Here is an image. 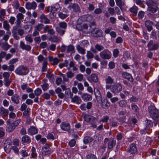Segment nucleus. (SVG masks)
Segmentation results:
<instances>
[{"label": "nucleus", "mask_w": 159, "mask_h": 159, "mask_svg": "<svg viewBox=\"0 0 159 159\" xmlns=\"http://www.w3.org/2000/svg\"><path fill=\"white\" fill-rule=\"evenodd\" d=\"M145 14L144 12L141 11H139L138 16L139 19H142L144 16Z\"/></svg>", "instance_id": "obj_61"}, {"label": "nucleus", "mask_w": 159, "mask_h": 159, "mask_svg": "<svg viewBox=\"0 0 159 159\" xmlns=\"http://www.w3.org/2000/svg\"><path fill=\"white\" fill-rule=\"evenodd\" d=\"M48 59L53 65H57L59 63L60 60L57 57L53 58L52 56H49L48 57Z\"/></svg>", "instance_id": "obj_17"}, {"label": "nucleus", "mask_w": 159, "mask_h": 159, "mask_svg": "<svg viewBox=\"0 0 159 159\" xmlns=\"http://www.w3.org/2000/svg\"><path fill=\"white\" fill-rule=\"evenodd\" d=\"M69 64V61L67 60H65L64 63H60L59 64V66L60 68H62L63 67H67Z\"/></svg>", "instance_id": "obj_51"}, {"label": "nucleus", "mask_w": 159, "mask_h": 159, "mask_svg": "<svg viewBox=\"0 0 159 159\" xmlns=\"http://www.w3.org/2000/svg\"><path fill=\"white\" fill-rule=\"evenodd\" d=\"M58 16L60 18L62 19H64L67 17L68 16V15L66 14H63L61 12H60L59 13Z\"/></svg>", "instance_id": "obj_60"}, {"label": "nucleus", "mask_w": 159, "mask_h": 159, "mask_svg": "<svg viewBox=\"0 0 159 159\" xmlns=\"http://www.w3.org/2000/svg\"><path fill=\"white\" fill-rule=\"evenodd\" d=\"M34 92L35 95L38 96L42 93V90L40 88H38L34 91Z\"/></svg>", "instance_id": "obj_64"}, {"label": "nucleus", "mask_w": 159, "mask_h": 159, "mask_svg": "<svg viewBox=\"0 0 159 159\" xmlns=\"http://www.w3.org/2000/svg\"><path fill=\"white\" fill-rule=\"evenodd\" d=\"M40 18L41 19L40 21L45 24L50 23V21L47 17L44 14H42L40 16Z\"/></svg>", "instance_id": "obj_18"}, {"label": "nucleus", "mask_w": 159, "mask_h": 159, "mask_svg": "<svg viewBox=\"0 0 159 159\" xmlns=\"http://www.w3.org/2000/svg\"><path fill=\"white\" fill-rule=\"evenodd\" d=\"M92 26H90L89 30L87 31V32L91 33V35L94 37H100L103 35V32L101 30H98L95 31V26L94 22H92Z\"/></svg>", "instance_id": "obj_1"}, {"label": "nucleus", "mask_w": 159, "mask_h": 159, "mask_svg": "<svg viewBox=\"0 0 159 159\" xmlns=\"http://www.w3.org/2000/svg\"><path fill=\"white\" fill-rule=\"evenodd\" d=\"M11 35V32L10 31H7L6 34L4 35L2 39L5 40V42H7L9 39Z\"/></svg>", "instance_id": "obj_50"}, {"label": "nucleus", "mask_w": 159, "mask_h": 159, "mask_svg": "<svg viewBox=\"0 0 159 159\" xmlns=\"http://www.w3.org/2000/svg\"><path fill=\"white\" fill-rule=\"evenodd\" d=\"M75 52V48L73 45H70L67 47V53H68L70 52L71 53H74Z\"/></svg>", "instance_id": "obj_34"}, {"label": "nucleus", "mask_w": 159, "mask_h": 159, "mask_svg": "<svg viewBox=\"0 0 159 159\" xmlns=\"http://www.w3.org/2000/svg\"><path fill=\"white\" fill-rule=\"evenodd\" d=\"M25 40L29 43H31L33 41V39L30 34H28L25 37Z\"/></svg>", "instance_id": "obj_57"}, {"label": "nucleus", "mask_w": 159, "mask_h": 159, "mask_svg": "<svg viewBox=\"0 0 159 159\" xmlns=\"http://www.w3.org/2000/svg\"><path fill=\"white\" fill-rule=\"evenodd\" d=\"M82 20L83 21L89 22V27L92 25L91 23L94 22L93 20V18L92 17L89 15H84L82 16L79 18V20Z\"/></svg>", "instance_id": "obj_8"}, {"label": "nucleus", "mask_w": 159, "mask_h": 159, "mask_svg": "<svg viewBox=\"0 0 159 159\" xmlns=\"http://www.w3.org/2000/svg\"><path fill=\"white\" fill-rule=\"evenodd\" d=\"M93 140V138L90 136H85L84 137L83 141L85 144H87L92 142Z\"/></svg>", "instance_id": "obj_36"}, {"label": "nucleus", "mask_w": 159, "mask_h": 159, "mask_svg": "<svg viewBox=\"0 0 159 159\" xmlns=\"http://www.w3.org/2000/svg\"><path fill=\"white\" fill-rule=\"evenodd\" d=\"M20 47L23 50H25L27 51H30L31 49V46L28 44H25L22 41L20 42Z\"/></svg>", "instance_id": "obj_13"}, {"label": "nucleus", "mask_w": 159, "mask_h": 159, "mask_svg": "<svg viewBox=\"0 0 159 159\" xmlns=\"http://www.w3.org/2000/svg\"><path fill=\"white\" fill-rule=\"evenodd\" d=\"M61 39V38H59L56 35H54L49 38L48 40H49L53 42H57L59 41H60Z\"/></svg>", "instance_id": "obj_35"}, {"label": "nucleus", "mask_w": 159, "mask_h": 159, "mask_svg": "<svg viewBox=\"0 0 159 159\" xmlns=\"http://www.w3.org/2000/svg\"><path fill=\"white\" fill-rule=\"evenodd\" d=\"M59 27L65 29H66L67 25L66 23L65 22H61L58 23Z\"/></svg>", "instance_id": "obj_52"}, {"label": "nucleus", "mask_w": 159, "mask_h": 159, "mask_svg": "<svg viewBox=\"0 0 159 159\" xmlns=\"http://www.w3.org/2000/svg\"><path fill=\"white\" fill-rule=\"evenodd\" d=\"M122 86L119 83H116L114 84L111 85V91L114 93H119L122 90Z\"/></svg>", "instance_id": "obj_7"}, {"label": "nucleus", "mask_w": 159, "mask_h": 159, "mask_svg": "<svg viewBox=\"0 0 159 159\" xmlns=\"http://www.w3.org/2000/svg\"><path fill=\"white\" fill-rule=\"evenodd\" d=\"M145 24L148 31L150 32L152 29L153 23L151 21L147 20L145 22Z\"/></svg>", "instance_id": "obj_19"}, {"label": "nucleus", "mask_w": 159, "mask_h": 159, "mask_svg": "<svg viewBox=\"0 0 159 159\" xmlns=\"http://www.w3.org/2000/svg\"><path fill=\"white\" fill-rule=\"evenodd\" d=\"M94 47L97 51L98 52H100L102 51L104 49V48L103 46L98 43L96 44L95 45Z\"/></svg>", "instance_id": "obj_41"}, {"label": "nucleus", "mask_w": 159, "mask_h": 159, "mask_svg": "<svg viewBox=\"0 0 159 159\" xmlns=\"http://www.w3.org/2000/svg\"><path fill=\"white\" fill-rule=\"evenodd\" d=\"M99 103H101V105L102 107L105 109H108L110 107V103L107 98H105L102 100L101 101L98 102Z\"/></svg>", "instance_id": "obj_12"}, {"label": "nucleus", "mask_w": 159, "mask_h": 159, "mask_svg": "<svg viewBox=\"0 0 159 159\" xmlns=\"http://www.w3.org/2000/svg\"><path fill=\"white\" fill-rule=\"evenodd\" d=\"M127 152L128 153L134 155L137 152L135 144L133 143L130 144L129 148L128 149Z\"/></svg>", "instance_id": "obj_9"}, {"label": "nucleus", "mask_w": 159, "mask_h": 159, "mask_svg": "<svg viewBox=\"0 0 159 159\" xmlns=\"http://www.w3.org/2000/svg\"><path fill=\"white\" fill-rule=\"evenodd\" d=\"M56 31L61 36L64 34L65 32V30L62 29L59 27H56Z\"/></svg>", "instance_id": "obj_47"}, {"label": "nucleus", "mask_w": 159, "mask_h": 159, "mask_svg": "<svg viewBox=\"0 0 159 159\" xmlns=\"http://www.w3.org/2000/svg\"><path fill=\"white\" fill-rule=\"evenodd\" d=\"M47 82V80L46 79H44L42 81L43 84L41 86L44 91L47 90L49 88V84Z\"/></svg>", "instance_id": "obj_22"}, {"label": "nucleus", "mask_w": 159, "mask_h": 159, "mask_svg": "<svg viewBox=\"0 0 159 159\" xmlns=\"http://www.w3.org/2000/svg\"><path fill=\"white\" fill-rule=\"evenodd\" d=\"M116 141L113 139H110L108 143V148L109 149H112L115 146Z\"/></svg>", "instance_id": "obj_27"}, {"label": "nucleus", "mask_w": 159, "mask_h": 159, "mask_svg": "<svg viewBox=\"0 0 159 159\" xmlns=\"http://www.w3.org/2000/svg\"><path fill=\"white\" fill-rule=\"evenodd\" d=\"M119 104L121 107H125L127 105V102L126 100H121L119 102Z\"/></svg>", "instance_id": "obj_48"}, {"label": "nucleus", "mask_w": 159, "mask_h": 159, "mask_svg": "<svg viewBox=\"0 0 159 159\" xmlns=\"http://www.w3.org/2000/svg\"><path fill=\"white\" fill-rule=\"evenodd\" d=\"M55 92L58 94V96L59 98H63L64 97L65 94L61 92V89L59 88L58 87L55 90Z\"/></svg>", "instance_id": "obj_25"}, {"label": "nucleus", "mask_w": 159, "mask_h": 159, "mask_svg": "<svg viewBox=\"0 0 159 159\" xmlns=\"http://www.w3.org/2000/svg\"><path fill=\"white\" fill-rule=\"evenodd\" d=\"M81 98L84 101H88L92 100V96L87 93H84L81 96Z\"/></svg>", "instance_id": "obj_23"}, {"label": "nucleus", "mask_w": 159, "mask_h": 159, "mask_svg": "<svg viewBox=\"0 0 159 159\" xmlns=\"http://www.w3.org/2000/svg\"><path fill=\"white\" fill-rule=\"evenodd\" d=\"M37 7V3L35 1L32 2H28L26 3L25 7L28 10H35Z\"/></svg>", "instance_id": "obj_11"}, {"label": "nucleus", "mask_w": 159, "mask_h": 159, "mask_svg": "<svg viewBox=\"0 0 159 159\" xmlns=\"http://www.w3.org/2000/svg\"><path fill=\"white\" fill-rule=\"evenodd\" d=\"M106 84H112L114 83V79L110 76H108L105 79Z\"/></svg>", "instance_id": "obj_44"}, {"label": "nucleus", "mask_w": 159, "mask_h": 159, "mask_svg": "<svg viewBox=\"0 0 159 159\" xmlns=\"http://www.w3.org/2000/svg\"><path fill=\"white\" fill-rule=\"evenodd\" d=\"M147 46L150 51L156 50L159 47V45L157 43H153L152 40H150L148 43Z\"/></svg>", "instance_id": "obj_10"}, {"label": "nucleus", "mask_w": 159, "mask_h": 159, "mask_svg": "<svg viewBox=\"0 0 159 159\" xmlns=\"http://www.w3.org/2000/svg\"><path fill=\"white\" fill-rule=\"evenodd\" d=\"M158 7L157 5L154 7H148V10L152 13H154L157 10Z\"/></svg>", "instance_id": "obj_45"}, {"label": "nucleus", "mask_w": 159, "mask_h": 159, "mask_svg": "<svg viewBox=\"0 0 159 159\" xmlns=\"http://www.w3.org/2000/svg\"><path fill=\"white\" fill-rule=\"evenodd\" d=\"M3 81L4 85L7 87L9 86L11 82V80L10 79L4 80Z\"/></svg>", "instance_id": "obj_58"}, {"label": "nucleus", "mask_w": 159, "mask_h": 159, "mask_svg": "<svg viewBox=\"0 0 159 159\" xmlns=\"http://www.w3.org/2000/svg\"><path fill=\"white\" fill-rule=\"evenodd\" d=\"M28 134L30 135H32L37 133V130L36 128L34 126L30 127L29 128Z\"/></svg>", "instance_id": "obj_26"}, {"label": "nucleus", "mask_w": 159, "mask_h": 159, "mask_svg": "<svg viewBox=\"0 0 159 159\" xmlns=\"http://www.w3.org/2000/svg\"><path fill=\"white\" fill-rule=\"evenodd\" d=\"M0 46L6 51L8 50L11 47L10 45H9L7 42H3L1 40L0 41Z\"/></svg>", "instance_id": "obj_20"}, {"label": "nucleus", "mask_w": 159, "mask_h": 159, "mask_svg": "<svg viewBox=\"0 0 159 159\" xmlns=\"http://www.w3.org/2000/svg\"><path fill=\"white\" fill-rule=\"evenodd\" d=\"M11 99L14 103L16 104H18L20 102L19 96L17 94L13 95L11 98Z\"/></svg>", "instance_id": "obj_16"}, {"label": "nucleus", "mask_w": 159, "mask_h": 159, "mask_svg": "<svg viewBox=\"0 0 159 159\" xmlns=\"http://www.w3.org/2000/svg\"><path fill=\"white\" fill-rule=\"evenodd\" d=\"M122 77L125 79L130 80L131 81H132L133 80L131 75L127 72H123L122 73Z\"/></svg>", "instance_id": "obj_24"}, {"label": "nucleus", "mask_w": 159, "mask_h": 159, "mask_svg": "<svg viewBox=\"0 0 159 159\" xmlns=\"http://www.w3.org/2000/svg\"><path fill=\"white\" fill-rule=\"evenodd\" d=\"M138 9V8L137 7L135 6H134L130 9L129 11L133 13L134 16H136Z\"/></svg>", "instance_id": "obj_40"}, {"label": "nucleus", "mask_w": 159, "mask_h": 159, "mask_svg": "<svg viewBox=\"0 0 159 159\" xmlns=\"http://www.w3.org/2000/svg\"><path fill=\"white\" fill-rule=\"evenodd\" d=\"M12 142L10 139H7L5 142L3 147L5 151L6 152L9 153L11 149Z\"/></svg>", "instance_id": "obj_6"}, {"label": "nucleus", "mask_w": 159, "mask_h": 159, "mask_svg": "<svg viewBox=\"0 0 159 159\" xmlns=\"http://www.w3.org/2000/svg\"><path fill=\"white\" fill-rule=\"evenodd\" d=\"M71 99V102L77 104L81 103L82 102L80 98L77 95H75L74 97H72Z\"/></svg>", "instance_id": "obj_21"}, {"label": "nucleus", "mask_w": 159, "mask_h": 159, "mask_svg": "<svg viewBox=\"0 0 159 159\" xmlns=\"http://www.w3.org/2000/svg\"><path fill=\"white\" fill-rule=\"evenodd\" d=\"M21 121V120L18 119L11 123V119L8 120L7 121V124L8 126L7 128V130L9 132H11L17 126Z\"/></svg>", "instance_id": "obj_2"}, {"label": "nucleus", "mask_w": 159, "mask_h": 159, "mask_svg": "<svg viewBox=\"0 0 159 159\" xmlns=\"http://www.w3.org/2000/svg\"><path fill=\"white\" fill-rule=\"evenodd\" d=\"M47 62L46 60H44L43 64V66L42 68V70L43 72L46 70L47 68Z\"/></svg>", "instance_id": "obj_55"}, {"label": "nucleus", "mask_w": 159, "mask_h": 159, "mask_svg": "<svg viewBox=\"0 0 159 159\" xmlns=\"http://www.w3.org/2000/svg\"><path fill=\"white\" fill-rule=\"evenodd\" d=\"M150 116L154 120L157 119L159 116V111L158 110L153 106H150L148 109Z\"/></svg>", "instance_id": "obj_3"}, {"label": "nucleus", "mask_w": 159, "mask_h": 159, "mask_svg": "<svg viewBox=\"0 0 159 159\" xmlns=\"http://www.w3.org/2000/svg\"><path fill=\"white\" fill-rule=\"evenodd\" d=\"M85 121L87 122H91L92 120H94L96 118L89 115H86L84 117Z\"/></svg>", "instance_id": "obj_30"}, {"label": "nucleus", "mask_w": 159, "mask_h": 159, "mask_svg": "<svg viewBox=\"0 0 159 159\" xmlns=\"http://www.w3.org/2000/svg\"><path fill=\"white\" fill-rule=\"evenodd\" d=\"M146 3L148 6V7H154L157 5V3L154 2L152 0L146 1Z\"/></svg>", "instance_id": "obj_37"}, {"label": "nucleus", "mask_w": 159, "mask_h": 159, "mask_svg": "<svg viewBox=\"0 0 159 159\" xmlns=\"http://www.w3.org/2000/svg\"><path fill=\"white\" fill-rule=\"evenodd\" d=\"M86 159H98V158L95 155L90 153L86 156Z\"/></svg>", "instance_id": "obj_53"}, {"label": "nucleus", "mask_w": 159, "mask_h": 159, "mask_svg": "<svg viewBox=\"0 0 159 159\" xmlns=\"http://www.w3.org/2000/svg\"><path fill=\"white\" fill-rule=\"evenodd\" d=\"M86 57L88 59H90L94 57V55L91 51H88L87 52Z\"/></svg>", "instance_id": "obj_59"}, {"label": "nucleus", "mask_w": 159, "mask_h": 159, "mask_svg": "<svg viewBox=\"0 0 159 159\" xmlns=\"http://www.w3.org/2000/svg\"><path fill=\"white\" fill-rule=\"evenodd\" d=\"M43 25L42 24H39L35 26V29L39 31H40L43 29Z\"/></svg>", "instance_id": "obj_54"}, {"label": "nucleus", "mask_w": 159, "mask_h": 159, "mask_svg": "<svg viewBox=\"0 0 159 159\" xmlns=\"http://www.w3.org/2000/svg\"><path fill=\"white\" fill-rule=\"evenodd\" d=\"M12 32L13 34V36L14 39L16 40H18L19 39L20 37L17 33L16 29V27H14L12 30Z\"/></svg>", "instance_id": "obj_32"}, {"label": "nucleus", "mask_w": 159, "mask_h": 159, "mask_svg": "<svg viewBox=\"0 0 159 159\" xmlns=\"http://www.w3.org/2000/svg\"><path fill=\"white\" fill-rule=\"evenodd\" d=\"M29 71V69L27 67L24 66H19L15 70V72L16 74L21 75H26Z\"/></svg>", "instance_id": "obj_4"}, {"label": "nucleus", "mask_w": 159, "mask_h": 159, "mask_svg": "<svg viewBox=\"0 0 159 159\" xmlns=\"http://www.w3.org/2000/svg\"><path fill=\"white\" fill-rule=\"evenodd\" d=\"M89 27H88V25L86 24H84L82 26V30L86 33H90L87 32V31L89 30Z\"/></svg>", "instance_id": "obj_49"}, {"label": "nucleus", "mask_w": 159, "mask_h": 159, "mask_svg": "<svg viewBox=\"0 0 159 159\" xmlns=\"http://www.w3.org/2000/svg\"><path fill=\"white\" fill-rule=\"evenodd\" d=\"M24 28L25 30L26 33H28L30 32L32 29V26L30 25H26L24 26Z\"/></svg>", "instance_id": "obj_56"}, {"label": "nucleus", "mask_w": 159, "mask_h": 159, "mask_svg": "<svg viewBox=\"0 0 159 159\" xmlns=\"http://www.w3.org/2000/svg\"><path fill=\"white\" fill-rule=\"evenodd\" d=\"M8 111L3 107H0V114L2 116H7L8 114Z\"/></svg>", "instance_id": "obj_29"}, {"label": "nucleus", "mask_w": 159, "mask_h": 159, "mask_svg": "<svg viewBox=\"0 0 159 159\" xmlns=\"http://www.w3.org/2000/svg\"><path fill=\"white\" fill-rule=\"evenodd\" d=\"M3 28L6 30L7 31H10V26L9 25L8 23L7 20H4L3 21Z\"/></svg>", "instance_id": "obj_42"}, {"label": "nucleus", "mask_w": 159, "mask_h": 159, "mask_svg": "<svg viewBox=\"0 0 159 159\" xmlns=\"http://www.w3.org/2000/svg\"><path fill=\"white\" fill-rule=\"evenodd\" d=\"M31 141L30 138L27 135H25L22 138V142L23 143H29Z\"/></svg>", "instance_id": "obj_38"}, {"label": "nucleus", "mask_w": 159, "mask_h": 159, "mask_svg": "<svg viewBox=\"0 0 159 159\" xmlns=\"http://www.w3.org/2000/svg\"><path fill=\"white\" fill-rule=\"evenodd\" d=\"M65 95L67 97H69L71 99L73 96V93L71 92L69 89H66L65 91Z\"/></svg>", "instance_id": "obj_43"}, {"label": "nucleus", "mask_w": 159, "mask_h": 159, "mask_svg": "<svg viewBox=\"0 0 159 159\" xmlns=\"http://www.w3.org/2000/svg\"><path fill=\"white\" fill-rule=\"evenodd\" d=\"M50 148L48 145H45L42 148V152L43 154L46 155V153H48L50 152Z\"/></svg>", "instance_id": "obj_28"}, {"label": "nucleus", "mask_w": 159, "mask_h": 159, "mask_svg": "<svg viewBox=\"0 0 159 159\" xmlns=\"http://www.w3.org/2000/svg\"><path fill=\"white\" fill-rule=\"evenodd\" d=\"M60 127L61 129L63 131H67L70 129V124L65 122L62 123L60 125Z\"/></svg>", "instance_id": "obj_15"}, {"label": "nucleus", "mask_w": 159, "mask_h": 159, "mask_svg": "<svg viewBox=\"0 0 159 159\" xmlns=\"http://www.w3.org/2000/svg\"><path fill=\"white\" fill-rule=\"evenodd\" d=\"M99 55L102 59L109 60L111 58V53L108 49H105L100 53Z\"/></svg>", "instance_id": "obj_5"}, {"label": "nucleus", "mask_w": 159, "mask_h": 159, "mask_svg": "<svg viewBox=\"0 0 159 159\" xmlns=\"http://www.w3.org/2000/svg\"><path fill=\"white\" fill-rule=\"evenodd\" d=\"M76 48L77 51L79 53L82 55L85 54V49L82 48L80 45H76Z\"/></svg>", "instance_id": "obj_31"}, {"label": "nucleus", "mask_w": 159, "mask_h": 159, "mask_svg": "<svg viewBox=\"0 0 159 159\" xmlns=\"http://www.w3.org/2000/svg\"><path fill=\"white\" fill-rule=\"evenodd\" d=\"M113 53L114 57L116 58L119 53V51L117 49H115L113 50Z\"/></svg>", "instance_id": "obj_63"}, {"label": "nucleus", "mask_w": 159, "mask_h": 159, "mask_svg": "<svg viewBox=\"0 0 159 159\" xmlns=\"http://www.w3.org/2000/svg\"><path fill=\"white\" fill-rule=\"evenodd\" d=\"M71 7L73 9V10L75 12H79L80 10V7L78 5L76 4H73L72 6Z\"/></svg>", "instance_id": "obj_46"}, {"label": "nucleus", "mask_w": 159, "mask_h": 159, "mask_svg": "<svg viewBox=\"0 0 159 159\" xmlns=\"http://www.w3.org/2000/svg\"><path fill=\"white\" fill-rule=\"evenodd\" d=\"M116 5L119 7L121 9H122V7L124 6L125 3L122 0H115Z\"/></svg>", "instance_id": "obj_33"}, {"label": "nucleus", "mask_w": 159, "mask_h": 159, "mask_svg": "<svg viewBox=\"0 0 159 159\" xmlns=\"http://www.w3.org/2000/svg\"><path fill=\"white\" fill-rule=\"evenodd\" d=\"M131 108L132 110L136 112H137L139 111V108L136 105L133 104L131 105Z\"/></svg>", "instance_id": "obj_62"}, {"label": "nucleus", "mask_w": 159, "mask_h": 159, "mask_svg": "<svg viewBox=\"0 0 159 159\" xmlns=\"http://www.w3.org/2000/svg\"><path fill=\"white\" fill-rule=\"evenodd\" d=\"M89 79L95 83L97 82L98 81L97 76L95 74H92Z\"/></svg>", "instance_id": "obj_39"}, {"label": "nucleus", "mask_w": 159, "mask_h": 159, "mask_svg": "<svg viewBox=\"0 0 159 159\" xmlns=\"http://www.w3.org/2000/svg\"><path fill=\"white\" fill-rule=\"evenodd\" d=\"M94 91L96 98L97 102H99L101 101L102 98L99 90L97 88H95Z\"/></svg>", "instance_id": "obj_14"}]
</instances>
